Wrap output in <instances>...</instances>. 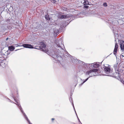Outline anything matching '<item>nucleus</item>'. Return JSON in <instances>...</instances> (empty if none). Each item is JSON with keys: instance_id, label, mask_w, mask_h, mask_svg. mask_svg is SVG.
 <instances>
[{"instance_id": "nucleus-1", "label": "nucleus", "mask_w": 124, "mask_h": 124, "mask_svg": "<svg viewBox=\"0 0 124 124\" xmlns=\"http://www.w3.org/2000/svg\"><path fill=\"white\" fill-rule=\"evenodd\" d=\"M56 44L57 46V49L55 52L52 51V50L50 51L47 50L46 49V45L43 42H41L40 43L41 45L39 46V48L43 51L46 53L48 54L51 56L53 58L55 59V61H54V62H57L58 61H60L59 59L57 58H61V55H62L65 58L69 57L70 59V55L67 52H65V53H63V52H65L63 47L64 45L63 43V40L62 39L59 40H56L55 41Z\"/></svg>"}, {"instance_id": "nucleus-2", "label": "nucleus", "mask_w": 124, "mask_h": 124, "mask_svg": "<svg viewBox=\"0 0 124 124\" xmlns=\"http://www.w3.org/2000/svg\"><path fill=\"white\" fill-rule=\"evenodd\" d=\"M12 97H13V98H14L15 102H16V103H15L14 102L12 101L8 98H7V99L10 102L15 103L16 104L21 111V112L23 114V115L24 116V117L26 120L30 124H32L31 123L30 120H29L27 116L25 113L24 112L22 108L19 103L18 102L16 101L15 98L13 96Z\"/></svg>"}, {"instance_id": "nucleus-3", "label": "nucleus", "mask_w": 124, "mask_h": 124, "mask_svg": "<svg viewBox=\"0 0 124 124\" xmlns=\"http://www.w3.org/2000/svg\"><path fill=\"white\" fill-rule=\"evenodd\" d=\"M98 71V70L97 69H92L89 70L87 71L85 73L86 75H88L89 77L87 78L85 80H83V82L81 83L79 85L80 86L82 85L83 84L86 82L89 79V78L93 76H95L96 75V73Z\"/></svg>"}, {"instance_id": "nucleus-4", "label": "nucleus", "mask_w": 124, "mask_h": 124, "mask_svg": "<svg viewBox=\"0 0 124 124\" xmlns=\"http://www.w3.org/2000/svg\"><path fill=\"white\" fill-rule=\"evenodd\" d=\"M113 70L110 69L108 67H106L104 68V71L105 73L107 74L106 75L109 76H111V73L113 72Z\"/></svg>"}, {"instance_id": "nucleus-5", "label": "nucleus", "mask_w": 124, "mask_h": 124, "mask_svg": "<svg viewBox=\"0 0 124 124\" xmlns=\"http://www.w3.org/2000/svg\"><path fill=\"white\" fill-rule=\"evenodd\" d=\"M114 67L115 69L116 73L118 75V76H119V72L121 71V67H120L118 65V63H116L114 65Z\"/></svg>"}, {"instance_id": "nucleus-6", "label": "nucleus", "mask_w": 124, "mask_h": 124, "mask_svg": "<svg viewBox=\"0 0 124 124\" xmlns=\"http://www.w3.org/2000/svg\"><path fill=\"white\" fill-rule=\"evenodd\" d=\"M71 57V59L72 61L73 62L74 64H79L80 65H81L82 63H83V62L79 60L78 59H77L74 58L72 56H70Z\"/></svg>"}, {"instance_id": "nucleus-7", "label": "nucleus", "mask_w": 124, "mask_h": 124, "mask_svg": "<svg viewBox=\"0 0 124 124\" xmlns=\"http://www.w3.org/2000/svg\"><path fill=\"white\" fill-rule=\"evenodd\" d=\"M10 53V51H7L5 52L4 50H1L0 51V54H1L3 58H7L8 57L7 56L9 55Z\"/></svg>"}, {"instance_id": "nucleus-8", "label": "nucleus", "mask_w": 124, "mask_h": 124, "mask_svg": "<svg viewBox=\"0 0 124 124\" xmlns=\"http://www.w3.org/2000/svg\"><path fill=\"white\" fill-rule=\"evenodd\" d=\"M91 65V64L85 63L83 62V63H82L81 65L83 66L84 70H87L92 68V67L90 66Z\"/></svg>"}, {"instance_id": "nucleus-9", "label": "nucleus", "mask_w": 124, "mask_h": 124, "mask_svg": "<svg viewBox=\"0 0 124 124\" xmlns=\"http://www.w3.org/2000/svg\"><path fill=\"white\" fill-rule=\"evenodd\" d=\"M16 45V46L17 47L18 46H23L24 47L26 48H33V47L30 44H23V45H18L17 44H15Z\"/></svg>"}, {"instance_id": "nucleus-10", "label": "nucleus", "mask_w": 124, "mask_h": 124, "mask_svg": "<svg viewBox=\"0 0 124 124\" xmlns=\"http://www.w3.org/2000/svg\"><path fill=\"white\" fill-rule=\"evenodd\" d=\"M99 65L98 63H94L91 64L90 67H92V68H97L99 66Z\"/></svg>"}, {"instance_id": "nucleus-11", "label": "nucleus", "mask_w": 124, "mask_h": 124, "mask_svg": "<svg viewBox=\"0 0 124 124\" xmlns=\"http://www.w3.org/2000/svg\"><path fill=\"white\" fill-rule=\"evenodd\" d=\"M120 47L122 51H124V41H123L121 42Z\"/></svg>"}, {"instance_id": "nucleus-12", "label": "nucleus", "mask_w": 124, "mask_h": 124, "mask_svg": "<svg viewBox=\"0 0 124 124\" xmlns=\"http://www.w3.org/2000/svg\"><path fill=\"white\" fill-rule=\"evenodd\" d=\"M118 47V45L117 44H116L115 46V48L114 51V54L116 55V53L117 52V49Z\"/></svg>"}, {"instance_id": "nucleus-13", "label": "nucleus", "mask_w": 124, "mask_h": 124, "mask_svg": "<svg viewBox=\"0 0 124 124\" xmlns=\"http://www.w3.org/2000/svg\"><path fill=\"white\" fill-rule=\"evenodd\" d=\"M68 16L67 15H61L60 16V18H65L68 17Z\"/></svg>"}, {"instance_id": "nucleus-14", "label": "nucleus", "mask_w": 124, "mask_h": 124, "mask_svg": "<svg viewBox=\"0 0 124 124\" xmlns=\"http://www.w3.org/2000/svg\"><path fill=\"white\" fill-rule=\"evenodd\" d=\"M83 0L84 1L83 3L84 5H89V3L88 1L85 0Z\"/></svg>"}, {"instance_id": "nucleus-15", "label": "nucleus", "mask_w": 124, "mask_h": 124, "mask_svg": "<svg viewBox=\"0 0 124 124\" xmlns=\"http://www.w3.org/2000/svg\"><path fill=\"white\" fill-rule=\"evenodd\" d=\"M115 35V41H116V40L117 39H118V34L117 33H114Z\"/></svg>"}, {"instance_id": "nucleus-16", "label": "nucleus", "mask_w": 124, "mask_h": 124, "mask_svg": "<svg viewBox=\"0 0 124 124\" xmlns=\"http://www.w3.org/2000/svg\"><path fill=\"white\" fill-rule=\"evenodd\" d=\"M9 49L11 51H13L15 49V47L13 46H11L9 47Z\"/></svg>"}, {"instance_id": "nucleus-17", "label": "nucleus", "mask_w": 124, "mask_h": 124, "mask_svg": "<svg viewBox=\"0 0 124 124\" xmlns=\"http://www.w3.org/2000/svg\"><path fill=\"white\" fill-rule=\"evenodd\" d=\"M45 18L47 20H50V18L49 17L48 15H46Z\"/></svg>"}, {"instance_id": "nucleus-18", "label": "nucleus", "mask_w": 124, "mask_h": 124, "mask_svg": "<svg viewBox=\"0 0 124 124\" xmlns=\"http://www.w3.org/2000/svg\"><path fill=\"white\" fill-rule=\"evenodd\" d=\"M70 101L71 103H72H72L73 104V101L72 100V98L71 97H70L69 98Z\"/></svg>"}, {"instance_id": "nucleus-19", "label": "nucleus", "mask_w": 124, "mask_h": 124, "mask_svg": "<svg viewBox=\"0 0 124 124\" xmlns=\"http://www.w3.org/2000/svg\"><path fill=\"white\" fill-rule=\"evenodd\" d=\"M103 6L105 7H106L107 6V4L105 2L103 3Z\"/></svg>"}, {"instance_id": "nucleus-20", "label": "nucleus", "mask_w": 124, "mask_h": 124, "mask_svg": "<svg viewBox=\"0 0 124 124\" xmlns=\"http://www.w3.org/2000/svg\"><path fill=\"white\" fill-rule=\"evenodd\" d=\"M88 7L89 6L87 5H85L84 7V8H88Z\"/></svg>"}, {"instance_id": "nucleus-21", "label": "nucleus", "mask_w": 124, "mask_h": 124, "mask_svg": "<svg viewBox=\"0 0 124 124\" xmlns=\"http://www.w3.org/2000/svg\"><path fill=\"white\" fill-rule=\"evenodd\" d=\"M72 106H73V108H74V111H75V113H76V112L75 109V107H74V104L73 103H72Z\"/></svg>"}, {"instance_id": "nucleus-22", "label": "nucleus", "mask_w": 124, "mask_h": 124, "mask_svg": "<svg viewBox=\"0 0 124 124\" xmlns=\"http://www.w3.org/2000/svg\"><path fill=\"white\" fill-rule=\"evenodd\" d=\"M0 60H1V59H0V66L1 65V63L2 62V61H3L2 60H1V61Z\"/></svg>"}, {"instance_id": "nucleus-23", "label": "nucleus", "mask_w": 124, "mask_h": 124, "mask_svg": "<svg viewBox=\"0 0 124 124\" xmlns=\"http://www.w3.org/2000/svg\"><path fill=\"white\" fill-rule=\"evenodd\" d=\"M52 2L55 3L56 1L54 0H51Z\"/></svg>"}, {"instance_id": "nucleus-24", "label": "nucleus", "mask_w": 124, "mask_h": 124, "mask_svg": "<svg viewBox=\"0 0 124 124\" xmlns=\"http://www.w3.org/2000/svg\"><path fill=\"white\" fill-rule=\"evenodd\" d=\"M121 82L124 85V81L123 80H122L121 81Z\"/></svg>"}, {"instance_id": "nucleus-25", "label": "nucleus", "mask_w": 124, "mask_h": 124, "mask_svg": "<svg viewBox=\"0 0 124 124\" xmlns=\"http://www.w3.org/2000/svg\"><path fill=\"white\" fill-rule=\"evenodd\" d=\"M54 119L53 118H52V121L53 120H54Z\"/></svg>"}, {"instance_id": "nucleus-26", "label": "nucleus", "mask_w": 124, "mask_h": 124, "mask_svg": "<svg viewBox=\"0 0 124 124\" xmlns=\"http://www.w3.org/2000/svg\"><path fill=\"white\" fill-rule=\"evenodd\" d=\"M8 39V38H7L6 39V40H7Z\"/></svg>"}, {"instance_id": "nucleus-27", "label": "nucleus", "mask_w": 124, "mask_h": 124, "mask_svg": "<svg viewBox=\"0 0 124 124\" xmlns=\"http://www.w3.org/2000/svg\"><path fill=\"white\" fill-rule=\"evenodd\" d=\"M77 117L78 118V120H79V119L78 116H77Z\"/></svg>"}, {"instance_id": "nucleus-28", "label": "nucleus", "mask_w": 124, "mask_h": 124, "mask_svg": "<svg viewBox=\"0 0 124 124\" xmlns=\"http://www.w3.org/2000/svg\"><path fill=\"white\" fill-rule=\"evenodd\" d=\"M76 113V115H77V116H77V113Z\"/></svg>"}, {"instance_id": "nucleus-29", "label": "nucleus", "mask_w": 124, "mask_h": 124, "mask_svg": "<svg viewBox=\"0 0 124 124\" xmlns=\"http://www.w3.org/2000/svg\"><path fill=\"white\" fill-rule=\"evenodd\" d=\"M121 56H123V57H124V56H123V55H122V54H121Z\"/></svg>"}, {"instance_id": "nucleus-30", "label": "nucleus", "mask_w": 124, "mask_h": 124, "mask_svg": "<svg viewBox=\"0 0 124 124\" xmlns=\"http://www.w3.org/2000/svg\"><path fill=\"white\" fill-rule=\"evenodd\" d=\"M17 93H18V91H17ZM17 94H18V93H17Z\"/></svg>"}, {"instance_id": "nucleus-31", "label": "nucleus", "mask_w": 124, "mask_h": 124, "mask_svg": "<svg viewBox=\"0 0 124 124\" xmlns=\"http://www.w3.org/2000/svg\"><path fill=\"white\" fill-rule=\"evenodd\" d=\"M19 50L18 49H17V50H15V51H17V50Z\"/></svg>"}, {"instance_id": "nucleus-32", "label": "nucleus", "mask_w": 124, "mask_h": 124, "mask_svg": "<svg viewBox=\"0 0 124 124\" xmlns=\"http://www.w3.org/2000/svg\"><path fill=\"white\" fill-rule=\"evenodd\" d=\"M78 121H79L80 123H81V122H80V120H78Z\"/></svg>"}, {"instance_id": "nucleus-33", "label": "nucleus", "mask_w": 124, "mask_h": 124, "mask_svg": "<svg viewBox=\"0 0 124 124\" xmlns=\"http://www.w3.org/2000/svg\"><path fill=\"white\" fill-rule=\"evenodd\" d=\"M59 32V31H58V32H57V33H58V32Z\"/></svg>"}]
</instances>
